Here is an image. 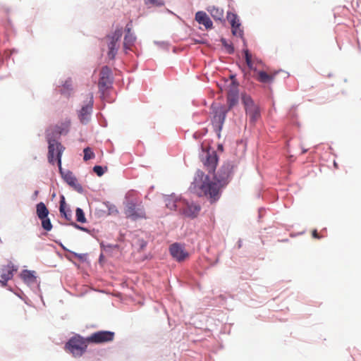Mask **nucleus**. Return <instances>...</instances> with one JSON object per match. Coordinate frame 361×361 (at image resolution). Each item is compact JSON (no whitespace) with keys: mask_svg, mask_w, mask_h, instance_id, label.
Listing matches in <instances>:
<instances>
[{"mask_svg":"<svg viewBox=\"0 0 361 361\" xmlns=\"http://www.w3.org/2000/svg\"><path fill=\"white\" fill-rule=\"evenodd\" d=\"M241 99L245 113L249 117L250 122L253 124L255 123V122L260 118V110L259 106L255 103L250 95L243 94Z\"/></svg>","mask_w":361,"mask_h":361,"instance_id":"obj_6","label":"nucleus"},{"mask_svg":"<svg viewBox=\"0 0 361 361\" xmlns=\"http://www.w3.org/2000/svg\"><path fill=\"white\" fill-rule=\"evenodd\" d=\"M195 20L199 23L203 25L206 29H212L213 23L209 17L204 11H197L195 14Z\"/></svg>","mask_w":361,"mask_h":361,"instance_id":"obj_19","label":"nucleus"},{"mask_svg":"<svg viewBox=\"0 0 361 361\" xmlns=\"http://www.w3.org/2000/svg\"><path fill=\"white\" fill-rule=\"evenodd\" d=\"M48 143V161L51 164H54L57 161L59 170L61 172V156L64 147L54 139H49Z\"/></svg>","mask_w":361,"mask_h":361,"instance_id":"obj_4","label":"nucleus"},{"mask_svg":"<svg viewBox=\"0 0 361 361\" xmlns=\"http://www.w3.org/2000/svg\"><path fill=\"white\" fill-rule=\"evenodd\" d=\"M59 212L61 215L63 216L66 220H71V211L68 208H66L65 197L63 195L61 197L60 200Z\"/></svg>","mask_w":361,"mask_h":361,"instance_id":"obj_22","label":"nucleus"},{"mask_svg":"<svg viewBox=\"0 0 361 361\" xmlns=\"http://www.w3.org/2000/svg\"><path fill=\"white\" fill-rule=\"evenodd\" d=\"M227 19L231 25L233 35L237 37H243V30L241 28V24L238 16L235 13L228 12Z\"/></svg>","mask_w":361,"mask_h":361,"instance_id":"obj_13","label":"nucleus"},{"mask_svg":"<svg viewBox=\"0 0 361 361\" xmlns=\"http://www.w3.org/2000/svg\"><path fill=\"white\" fill-rule=\"evenodd\" d=\"M218 158L216 154L214 151H212V153L209 152L206 153V157L202 158V162L206 169L209 173H214L216 165H217Z\"/></svg>","mask_w":361,"mask_h":361,"instance_id":"obj_17","label":"nucleus"},{"mask_svg":"<svg viewBox=\"0 0 361 361\" xmlns=\"http://www.w3.org/2000/svg\"><path fill=\"white\" fill-rule=\"evenodd\" d=\"M207 11L209 12L212 18L216 20H221L224 18V11L219 7L214 6H210Z\"/></svg>","mask_w":361,"mask_h":361,"instance_id":"obj_23","label":"nucleus"},{"mask_svg":"<svg viewBox=\"0 0 361 361\" xmlns=\"http://www.w3.org/2000/svg\"><path fill=\"white\" fill-rule=\"evenodd\" d=\"M118 213V211L116 208L115 206H111L109 209V214H117Z\"/></svg>","mask_w":361,"mask_h":361,"instance_id":"obj_34","label":"nucleus"},{"mask_svg":"<svg viewBox=\"0 0 361 361\" xmlns=\"http://www.w3.org/2000/svg\"><path fill=\"white\" fill-rule=\"evenodd\" d=\"M138 241L140 243H139V246H140V249L141 250L144 249L146 247V245H147L146 242L145 240H139Z\"/></svg>","mask_w":361,"mask_h":361,"instance_id":"obj_37","label":"nucleus"},{"mask_svg":"<svg viewBox=\"0 0 361 361\" xmlns=\"http://www.w3.org/2000/svg\"><path fill=\"white\" fill-rule=\"evenodd\" d=\"M76 219L80 223H85L86 218L85 216L84 212L80 208H77L75 210Z\"/></svg>","mask_w":361,"mask_h":361,"instance_id":"obj_26","label":"nucleus"},{"mask_svg":"<svg viewBox=\"0 0 361 361\" xmlns=\"http://www.w3.org/2000/svg\"><path fill=\"white\" fill-rule=\"evenodd\" d=\"M21 277L24 282L28 285H32L37 283V276L35 271L24 270L21 274Z\"/></svg>","mask_w":361,"mask_h":361,"instance_id":"obj_20","label":"nucleus"},{"mask_svg":"<svg viewBox=\"0 0 361 361\" xmlns=\"http://www.w3.org/2000/svg\"><path fill=\"white\" fill-rule=\"evenodd\" d=\"M126 33H131V29L129 27H126Z\"/></svg>","mask_w":361,"mask_h":361,"instance_id":"obj_38","label":"nucleus"},{"mask_svg":"<svg viewBox=\"0 0 361 361\" xmlns=\"http://www.w3.org/2000/svg\"><path fill=\"white\" fill-rule=\"evenodd\" d=\"M75 226L76 228H78L80 229V230H82V231H84V230H85V228H84L80 227V226H78L77 224H75Z\"/></svg>","mask_w":361,"mask_h":361,"instance_id":"obj_39","label":"nucleus"},{"mask_svg":"<svg viewBox=\"0 0 361 361\" xmlns=\"http://www.w3.org/2000/svg\"><path fill=\"white\" fill-rule=\"evenodd\" d=\"M63 178L65 181L71 186L73 187L77 190L80 191L82 188L80 184H78L77 178L74 176L72 172L68 171L63 176Z\"/></svg>","mask_w":361,"mask_h":361,"instance_id":"obj_21","label":"nucleus"},{"mask_svg":"<svg viewBox=\"0 0 361 361\" xmlns=\"http://www.w3.org/2000/svg\"><path fill=\"white\" fill-rule=\"evenodd\" d=\"M115 334L109 331H99L87 337L90 343L100 344L111 342L114 339Z\"/></svg>","mask_w":361,"mask_h":361,"instance_id":"obj_10","label":"nucleus"},{"mask_svg":"<svg viewBox=\"0 0 361 361\" xmlns=\"http://www.w3.org/2000/svg\"><path fill=\"white\" fill-rule=\"evenodd\" d=\"M136 37L132 33H126L124 37L123 48L126 50L131 49L135 42Z\"/></svg>","mask_w":361,"mask_h":361,"instance_id":"obj_24","label":"nucleus"},{"mask_svg":"<svg viewBox=\"0 0 361 361\" xmlns=\"http://www.w3.org/2000/svg\"><path fill=\"white\" fill-rule=\"evenodd\" d=\"M221 42H222V44H224V46L226 48V49H227V51H228V52L229 54H232V53H233V51H234V48L233 47V46H232V45L227 44V43H226V41L224 39H221Z\"/></svg>","mask_w":361,"mask_h":361,"instance_id":"obj_31","label":"nucleus"},{"mask_svg":"<svg viewBox=\"0 0 361 361\" xmlns=\"http://www.w3.org/2000/svg\"><path fill=\"white\" fill-rule=\"evenodd\" d=\"M228 93H235L238 94V84L235 81H232L229 85Z\"/></svg>","mask_w":361,"mask_h":361,"instance_id":"obj_29","label":"nucleus"},{"mask_svg":"<svg viewBox=\"0 0 361 361\" xmlns=\"http://www.w3.org/2000/svg\"><path fill=\"white\" fill-rule=\"evenodd\" d=\"M63 125H64V127L61 130H59V134H63V133H66L68 132V128L69 127L70 123L68 122V123H64Z\"/></svg>","mask_w":361,"mask_h":361,"instance_id":"obj_33","label":"nucleus"},{"mask_svg":"<svg viewBox=\"0 0 361 361\" xmlns=\"http://www.w3.org/2000/svg\"><path fill=\"white\" fill-rule=\"evenodd\" d=\"M144 2L147 6H159L164 5L163 0H144Z\"/></svg>","mask_w":361,"mask_h":361,"instance_id":"obj_28","label":"nucleus"},{"mask_svg":"<svg viewBox=\"0 0 361 361\" xmlns=\"http://www.w3.org/2000/svg\"><path fill=\"white\" fill-rule=\"evenodd\" d=\"M84 152V160L85 161H88L90 159H92L94 157V153L92 152V150L91 149V148L90 147H86L83 150Z\"/></svg>","mask_w":361,"mask_h":361,"instance_id":"obj_27","label":"nucleus"},{"mask_svg":"<svg viewBox=\"0 0 361 361\" xmlns=\"http://www.w3.org/2000/svg\"><path fill=\"white\" fill-rule=\"evenodd\" d=\"M244 54L245 62L248 68L250 70L253 71L254 78L259 82L263 84H271L274 82L278 72H267L264 70H260L256 66H254V61H252V55L248 49H246L244 50Z\"/></svg>","mask_w":361,"mask_h":361,"instance_id":"obj_2","label":"nucleus"},{"mask_svg":"<svg viewBox=\"0 0 361 361\" xmlns=\"http://www.w3.org/2000/svg\"><path fill=\"white\" fill-rule=\"evenodd\" d=\"M233 165L225 163L211 180L208 175L202 171H197L190 190L199 197H207L211 203L217 201L221 195V189L226 185L231 180Z\"/></svg>","mask_w":361,"mask_h":361,"instance_id":"obj_1","label":"nucleus"},{"mask_svg":"<svg viewBox=\"0 0 361 361\" xmlns=\"http://www.w3.org/2000/svg\"><path fill=\"white\" fill-rule=\"evenodd\" d=\"M112 81L111 69L108 66L102 67L98 84L99 91L104 93L107 89L111 87Z\"/></svg>","mask_w":361,"mask_h":361,"instance_id":"obj_11","label":"nucleus"},{"mask_svg":"<svg viewBox=\"0 0 361 361\" xmlns=\"http://www.w3.org/2000/svg\"><path fill=\"white\" fill-rule=\"evenodd\" d=\"M230 111L225 106H218L213 110L212 125L216 130L220 131L225 121L226 114Z\"/></svg>","mask_w":361,"mask_h":361,"instance_id":"obj_8","label":"nucleus"},{"mask_svg":"<svg viewBox=\"0 0 361 361\" xmlns=\"http://www.w3.org/2000/svg\"><path fill=\"white\" fill-rule=\"evenodd\" d=\"M16 270L11 262L7 265H4L0 268V282L3 286H5L8 281L13 278V272Z\"/></svg>","mask_w":361,"mask_h":361,"instance_id":"obj_14","label":"nucleus"},{"mask_svg":"<svg viewBox=\"0 0 361 361\" xmlns=\"http://www.w3.org/2000/svg\"><path fill=\"white\" fill-rule=\"evenodd\" d=\"M312 236L314 238H316V239H321L322 238V236H321L317 230H313L312 232Z\"/></svg>","mask_w":361,"mask_h":361,"instance_id":"obj_36","label":"nucleus"},{"mask_svg":"<svg viewBox=\"0 0 361 361\" xmlns=\"http://www.w3.org/2000/svg\"><path fill=\"white\" fill-rule=\"evenodd\" d=\"M171 256L178 262H182L189 257L188 252L179 243H173L169 247Z\"/></svg>","mask_w":361,"mask_h":361,"instance_id":"obj_12","label":"nucleus"},{"mask_svg":"<svg viewBox=\"0 0 361 361\" xmlns=\"http://www.w3.org/2000/svg\"><path fill=\"white\" fill-rule=\"evenodd\" d=\"M49 213V209L44 202H41L36 205L37 216L42 221V228L47 231H49L52 228V224L48 218Z\"/></svg>","mask_w":361,"mask_h":361,"instance_id":"obj_9","label":"nucleus"},{"mask_svg":"<svg viewBox=\"0 0 361 361\" xmlns=\"http://www.w3.org/2000/svg\"><path fill=\"white\" fill-rule=\"evenodd\" d=\"M123 35L122 29H116L111 35H107L105 38L109 49L107 53L110 59H114L119 48L118 41Z\"/></svg>","mask_w":361,"mask_h":361,"instance_id":"obj_7","label":"nucleus"},{"mask_svg":"<svg viewBox=\"0 0 361 361\" xmlns=\"http://www.w3.org/2000/svg\"><path fill=\"white\" fill-rule=\"evenodd\" d=\"M90 343L87 338H85L79 335L72 337L66 344V348L74 355L81 356L85 351L87 344Z\"/></svg>","mask_w":361,"mask_h":361,"instance_id":"obj_5","label":"nucleus"},{"mask_svg":"<svg viewBox=\"0 0 361 361\" xmlns=\"http://www.w3.org/2000/svg\"><path fill=\"white\" fill-rule=\"evenodd\" d=\"M93 171L98 176H102L104 173V170L101 166H94Z\"/></svg>","mask_w":361,"mask_h":361,"instance_id":"obj_30","label":"nucleus"},{"mask_svg":"<svg viewBox=\"0 0 361 361\" xmlns=\"http://www.w3.org/2000/svg\"><path fill=\"white\" fill-rule=\"evenodd\" d=\"M164 202L169 209L171 210L182 209V206L185 204V200L181 198H178L175 195H169L164 197Z\"/></svg>","mask_w":361,"mask_h":361,"instance_id":"obj_16","label":"nucleus"},{"mask_svg":"<svg viewBox=\"0 0 361 361\" xmlns=\"http://www.w3.org/2000/svg\"><path fill=\"white\" fill-rule=\"evenodd\" d=\"M71 81H66V82L64 83V85H63V89L61 90V93L62 94H65V90H71Z\"/></svg>","mask_w":361,"mask_h":361,"instance_id":"obj_32","label":"nucleus"},{"mask_svg":"<svg viewBox=\"0 0 361 361\" xmlns=\"http://www.w3.org/2000/svg\"><path fill=\"white\" fill-rule=\"evenodd\" d=\"M252 61H254V66H256L258 68V66L260 65H262V62L260 59H258L257 58L252 59Z\"/></svg>","mask_w":361,"mask_h":361,"instance_id":"obj_35","label":"nucleus"},{"mask_svg":"<svg viewBox=\"0 0 361 361\" xmlns=\"http://www.w3.org/2000/svg\"><path fill=\"white\" fill-rule=\"evenodd\" d=\"M239 95L235 93H227V103L228 108L231 110L234 106H235L238 102Z\"/></svg>","mask_w":361,"mask_h":361,"instance_id":"obj_25","label":"nucleus"},{"mask_svg":"<svg viewBox=\"0 0 361 361\" xmlns=\"http://www.w3.org/2000/svg\"><path fill=\"white\" fill-rule=\"evenodd\" d=\"M200 211V206L193 204H189L185 201V204L182 206V209L180 212H183L188 217L195 218Z\"/></svg>","mask_w":361,"mask_h":361,"instance_id":"obj_18","label":"nucleus"},{"mask_svg":"<svg viewBox=\"0 0 361 361\" xmlns=\"http://www.w3.org/2000/svg\"><path fill=\"white\" fill-rule=\"evenodd\" d=\"M93 106V96L89 94L87 97V103L84 105L79 111V118L83 123H87L89 120V116L92 113Z\"/></svg>","mask_w":361,"mask_h":361,"instance_id":"obj_15","label":"nucleus"},{"mask_svg":"<svg viewBox=\"0 0 361 361\" xmlns=\"http://www.w3.org/2000/svg\"><path fill=\"white\" fill-rule=\"evenodd\" d=\"M307 150L305 149H303L302 154L305 153Z\"/></svg>","mask_w":361,"mask_h":361,"instance_id":"obj_40","label":"nucleus"},{"mask_svg":"<svg viewBox=\"0 0 361 361\" xmlns=\"http://www.w3.org/2000/svg\"><path fill=\"white\" fill-rule=\"evenodd\" d=\"M124 213L126 218L133 221L147 218L142 202L137 198L128 200L126 202Z\"/></svg>","mask_w":361,"mask_h":361,"instance_id":"obj_3","label":"nucleus"},{"mask_svg":"<svg viewBox=\"0 0 361 361\" xmlns=\"http://www.w3.org/2000/svg\"><path fill=\"white\" fill-rule=\"evenodd\" d=\"M334 165L336 168H337V164L336 162H334Z\"/></svg>","mask_w":361,"mask_h":361,"instance_id":"obj_41","label":"nucleus"}]
</instances>
